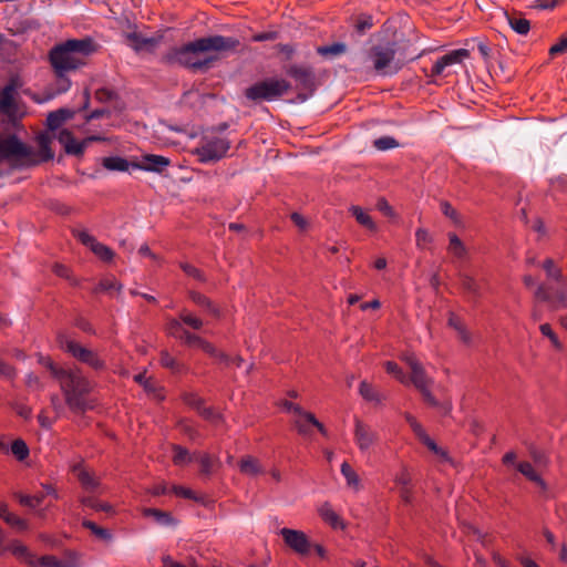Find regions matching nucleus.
<instances>
[{
  "label": "nucleus",
  "instance_id": "obj_33",
  "mask_svg": "<svg viewBox=\"0 0 567 567\" xmlns=\"http://www.w3.org/2000/svg\"><path fill=\"white\" fill-rule=\"evenodd\" d=\"M517 470L529 481L534 482L535 484L539 485L540 487L545 488V482L542 480V477L536 473L534 467L528 462H520L516 465Z\"/></svg>",
  "mask_w": 567,
  "mask_h": 567
},
{
  "label": "nucleus",
  "instance_id": "obj_14",
  "mask_svg": "<svg viewBox=\"0 0 567 567\" xmlns=\"http://www.w3.org/2000/svg\"><path fill=\"white\" fill-rule=\"evenodd\" d=\"M293 425L296 427V430L298 431V433L302 436H310L311 433H312V427H316L318 429V431L327 436L328 435V431L327 429L324 427V425L322 423H320L317 417L315 416V414L306 411L302 409V413H298L293 420Z\"/></svg>",
  "mask_w": 567,
  "mask_h": 567
},
{
  "label": "nucleus",
  "instance_id": "obj_27",
  "mask_svg": "<svg viewBox=\"0 0 567 567\" xmlns=\"http://www.w3.org/2000/svg\"><path fill=\"white\" fill-rule=\"evenodd\" d=\"M543 268H544L546 276L549 280H553L558 286H566V278L563 275L561 269L556 266L555 261L551 258H547L543 262Z\"/></svg>",
  "mask_w": 567,
  "mask_h": 567
},
{
  "label": "nucleus",
  "instance_id": "obj_8",
  "mask_svg": "<svg viewBox=\"0 0 567 567\" xmlns=\"http://www.w3.org/2000/svg\"><path fill=\"white\" fill-rule=\"evenodd\" d=\"M59 343L62 349L71 353L79 361L90 365L91 368L95 370H101L104 368V362L94 351L82 347L74 340L68 339L65 336H60Z\"/></svg>",
  "mask_w": 567,
  "mask_h": 567
},
{
  "label": "nucleus",
  "instance_id": "obj_54",
  "mask_svg": "<svg viewBox=\"0 0 567 567\" xmlns=\"http://www.w3.org/2000/svg\"><path fill=\"white\" fill-rule=\"evenodd\" d=\"M73 235L86 247L91 248L95 238L85 230L73 229Z\"/></svg>",
  "mask_w": 567,
  "mask_h": 567
},
{
  "label": "nucleus",
  "instance_id": "obj_24",
  "mask_svg": "<svg viewBox=\"0 0 567 567\" xmlns=\"http://www.w3.org/2000/svg\"><path fill=\"white\" fill-rule=\"evenodd\" d=\"M126 41L127 44L136 52L142 50H152L157 43L156 39L145 38L136 32L128 33L126 35Z\"/></svg>",
  "mask_w": 567,
  "mask_h": 567
},
{
  "label": "nucleus",
  "instance_id": "obj_39",
  "mask_svg": "<svg viewBox=\"0 0 567 567\" xmlns=\"http://www.w3.org/2000/svg\"><path fill=\"white\" fill-rule=\"evenodd\" d=\"M10 452L20 462L29 456V447L22 439H17L11 443Z\"/></svg>",
  "mask_w": 567,
  "mask_h": 567
},
{
  "label": "nucleus",
  "instance_id": "obj_22",
  "mask_svg": "<svg viewBox=\"0 0 567 567\" xmlns=\"http://www.w3.org/2000/svg\"><path fill=\"white\" fill-rule=\"evenodd\" d=\"M508 25L519 35H526L530 29V22L525 19L522 12H504Z\"/></svg>",
  "mask_w": 567,
  "mask_h": 567
},
{
  "label": "nucleus",
  "instance_id": "obj_1",
  "mask_svg": "<svg viewBox=\"0 0 567 567\" xmlns=\"http://www.w3.org/2000/svg\"><path fill=\"white\" fill-rule=\"evenodd\" d=\"M239 45V41L233 37L210 35L199 38L181 48H172L162 58L166 64H179L193 70H203L209 66L210 60H195L194 54L199 52H225L233 51Z\"/></svg>",
  "mask_w": 567,
  "mask_h": 567
},
{
  "label": "nucleus",
  "instance_id": "obj_56",
  "mask_svg": "<svg viewBox=\"0 0 567 567\" xmlns=\"http://www.w3.org/2000/svg\"><path fill=\"white\" fill-rule=\"evenodd\" d=\"M200 471L205 475H209L213 471V460L208 454H203L198 458Z\"/></svg>",
  "mask_w": 567,
  "mask_h": 567
},
{
  "label": "nucleus",
  "instance_id": "obj_17",
  "mask_svg": "<svg viewBox=\"0 0 567 567\" xmlns=\"http://www.w3.org/2000/svg\"><path fill=\"white\" fill-rule=\"evenodd\" d=\"M169 165L171 159L168 157L156 154L142 155L138 162L132 164L134 168L158 174L163 173Z\"/></svg>",
  "mask_w": 567,
  "mask_h": 567
},
{
  "label": "nucleus",
  "instance_id": "obj_16",
  "mask_svg": "<svg viewBox=\"0 0 567 567\" xmlns=\"http://www.w3.org/2000/svg\"><path fill=\"white\" fill-rule=\"evenodd\" d=\"M58 140L61 144H63L64 150L68 154L80 156L83 154L85 147L90 143L94 141H101L102 138L100 136H89L84 138L82 142H78L70 131L62 130L58 134Z\"/></svg>",
  "mask_w": 567,
  "mask_h": 567
},
{
  "label": "nucleus",
  "instance_id": "obj_25",
  "mask_svg": "<svg viewBox=\"0 0 567 567\" xmlns=\"http://www.w3.org/2000/svg\"><path fill=\"white\" fill-rule=\"evenodd\" d=\"M74 112L69 109H59L50 112L47 116V127L50 131H55L62 126L69 118L73 116Z\"/></svg>",
  "mask_w": 567,
  "mask_h": 567
},
{
  "label": "nucleus",
  "instance_id": "obj_41",
  "mask_svg": "<svg viewBox=\"0 0 567 567\" xmlns=\"http://www.w3.org/2000/svg\"><path fill=\"white\" fill-rule=\"evenodd\" d=\"M450 245L449 250L457 258H464L466 256V247L461 239L453 233L449 234Z\"/></svg>",
  "mask_w": 567,
  "mask_h": 567
},
{
  "label": "nucleus",
  "instance_id": "obj_53",
  "mask_svg": "<svg viewBox=\"0 0 567 567\" xmlns=\"http://www.w3.org/2000/svg\"><path fill=\"white\" fill-rule=\"evenodd\" d=\"M51 408L55 413L56 417H61L65 413L64 404L58 394H52L50 398Z\"/></svg>",
  "mask_w": 567,
  "mask_h": 567
},
{
  "label": "nucleus",
  "instance_id": "obj_32",
  "mask_svg": "<svg viewBox=\"0 0 567 567\" xmlns=\"http://www.w3.org/2000/svg\"><path fill=\"white\" fill-rule=\"evenodd\" d=\"M351 214L354 216L355 220L363 227L375 230L377 225L372 220L371 216L367 214L361 207L352 205L349 209Z\"/></svg>",
  "mask_w": 567,
  "mask_h": 567
},
{
  "label": "nucleus",
  "instance_id": "obj_7",
  "mask_svg": "<svg viewBox=\"0 0 567 567\" xmlns=\"http://www.w3.org/2000/svg\"><path fill=\"white\" fill-rule=\"evenodd\" d=\"M230 148V142L221 136L206 134L202 137L194 154L203 164H213L224 158Z\"/></svg>",
  "mask_w": 567,
  "mask_h": 567
},
{
  "label": "nucleus",
  "instance_id": "obj_51",
  "mask_svg": "<svg viewBox=\"0 0 567 567\" xmlns=\"http://www.w3.org/2000/svg\"><path fill=\"white\" fill-rule=\"evenodd\" d=\"M52 270L56 276L69 280L72 285H74V286L78 285V280L71 275V271L66 266L61 265V264H55L53 266Z\"/></svg>",
  "mask_w": 567,
  "mask_h": 567
},
{
  "label": "nucleus",
  "instance_id": "obj_52",
  "mask_svg": "<svg viewBox=\"0 0 567 567\" xmlns=\"http://www.w3.org/2000/svg\"><path fill=\"white\" fill-rule=\"evenodd\" d=\"M372 25H373V20H372L371 16H361L357 20L354 28L359 34H363L367 30L371 29Z\"/></svg>",
  "mask_w": 567,
  "mask_h": 567
},
{
  "label": "nucleus",
  "instance_id": "obj_26",
  "mask_svg": "<svg viewBox=\"0 0 567 567\" xmlns=\"http://www.w3.org/2000/svg\"><path fill=\"white\" fill-rule=\"evenodd\" d=\"M189 298L192 299V301H194L197 306L203 308L207 313L212 315L213 317L220 316L219 308L206 296L196 291H190Z\"/></svg>",
  "mask_w": 567,
  "mask_h": 567
},
{
  "label": "nucleus",
  "instance_id": "obj_15",
  "mask_svg": "<svg viewBox=\"0 0 567 567\" xmlns=\"http://www.w3.org/2000/svg\"><path fill=\"white\" fill-rule=\"evenodd\" d=\"M279 534L282 536L286 545L300 555H307L310 550V543L307 535L297 529L281 528Z\"/></svg>",
  "mask_w": 567,
  "mask_h": 567
},
{
  "label": "nucleus",
  "instance_id": "obj_10",
  "mask_svg": "<svg viewBox=\"0 0 567 567\" xmlns=\"http://www.w3.org/2000/svg\"><path fill=\"white\" fill-rule=\"evenodd\" d=\"M535 297L544 302L549 303L553 310L567 308V290L565 286H559L554 289L544 284L539 285L535 290Z\"/></svg>",
  "mask_w": 567,
  "mask_h": 567
},
{
  "label": "nucleus",
  "instance_id": "obj_42",
  "mask_svg": "<svg viewBox=\"0 0 567 567\" xmlns=\"http://www.w3.org/2000/svg\"><path fill=\"white\" fill-rule=\"evenodd\" d=\"M83 527L91 530L93 535H95L97 538L103 539L105 542H110L112 539V534L103 527L97 526L94 522L84 519L82 522Z\"/></svg>",
  "mask_w": 567,
  "mask_h": 567
},
{
  "label": "nucleus",
  "instance_id": "obj_19",
  "mask_svg": "<svg viewBox=\"0 0 567 567\" xmlns=\"http://www.w3.org/2000/svg\"><path fill=\"white\" fill-rule=\"evenodd\" d=\"M402 502L405 505L413 503V491H412V477L405 466L402 467L401 472L393 478Z\"/></svg>",
  "mask_w": 567,
  "mask_h": 567
},
{
  "label": "nucleus",
  "instance_id": "obj_35",
  "mask_svg": "<svg viewBox=\"0 0 567 567\" xmlns=\"http://www.w3.org/2000/svg\"><path fill=\"white\" fill-rule=\"evenodd\" d=\"M102 164L109 171L126 172L130 167V163L118 156L104 157Z\"/></svg>",
  "mask_w": 567,
  "mask_h": 567
},
{
  "label": "nucleus",
  "instance_id": "obj_45",
  "mask_svg": "<svg viewBox=\"0 0 567 567\" xmlns=\"http://www.w3.org/2000/svg\"><path fill=\"white\" fill-rule=\"evenodd\" d=\"M321 517L329 523L332 527L337 528L340 526V518L329 504H323L320 507Z\"/></svg>",
  "mask_w": 567,
  "mask_h": 567
},
{
  "label": "nucleus",
  "instance_id": "obj_49",
  "mask_svg": "<svg viewBox=\"0 0 567 567\" xmlns=\"http://www.w3.org/2000/svg\"><path fill=\"white\" fill-rule=\"evenodd\" d=\"M121 285L115 279H103L100 281L99 286L95 288V292L104 291L112 293L113 291H120Z\"/></svg>",
  "mask_w": 567,
  "mask_h": 567
},
{
  "label": "nucleus",
  "instance_id": "obj_18",
  "mask_svg": "<svg viewBox=\"0 0 567 567\" xmlns=\"http://www.w3.org/2000/svg\"><path fill=\"white\" fill-rule=\"evenodd\" d=\"M405 362L411 370L410 381L413 383V385L417 390L430 388V385L433 383V380L427 377L424 367L414 357L411 355L405 358Z\"/></svg>",
  "mask_w": 567,
  "mask_h": 567
},
{
  "label": "nucleus",
  "instance_id": "obj_13",
  "mask_svg": "<svg viewBox=\"0 0 567 567\" xmlns=\"http://www.w3.org/2000/svg\"><path fill=\"white\" fill-rule=\"evenodd\" d=\"M460 287L463 293L466 296L467 300L476 303L477 300L482 297L483 290L485 287L484 279H477L474 276L460 272L458 274Z\"/></svg>",
  "mask_w": 567,
  "mask_h": 567
},
{
  "label": "nucleus",
  "instance_id": "obj_37",
  "mask_svg": "<svg viewBox=\"0 0 567 567\" xmlns=\"http://www.w3.org/2000/svg\"><path fill=\"white\" fill-rule=\"evenodd\" d=\"M159 361L164 368L169 369L173 373H183L186 370L185 365L175 360L167 351L161 352Z\"/></svg>",
  "mask_w": 567,
  "mask_h": 567
},
{
  "label": "nucleus",
  "instance_id": "obj_31",
  "mask_svg": "<svg viewBox=\"0 0 567 567\" xmlns=\"http://www.w3.org/2000/svg\"><path fill=\"white\" fill-rule=\"evenodd\" d=\"M80 502L83 506L90 507L96 512H105L107 514L113 513V507L109 503L99 501L92 495L80 497Z\"/></svg>",
  "mask_w": 567,
  "mask_h": 567
},
{
  "label": "nucleus",
  "instance_id": "obj_43",
  "mask_svg": "<svg viewBox=\"0 0 567 567\" xmlns=\"http://www.w3.org/2000/svg\"><path fill=\"white\" fill-rule=\"evenodd\" d=\"M90 249L103 261H111L114 257V251L97 240H95Z\"/></svg>",
  "mask_w": 567,
  "mask_h": 567
},
{
  "label": "nucleus",
  "instance_id": "obj_12",
  "mask_svg": "<svg viewBox=\"0 0 567 567\" xmlns=\"http://www.w3.org/2000/svg\"><path fill=\"white\" fill-rule=\"evenodd\" d=\"M286 73L297 82L300 89L310 92L315 90L316 75L311 66L291 64L286 68Z\"/></svg>",
  "mask_w": 567,
  "mask_h": 567
},
{
  "label": "nucleus",
  "instance_id": "obj_50",
  "mask_svg": "<svg viewBox=\"0 0 567 567\" xmlns=\"http://www.w3.org/2000/svg\"><path fill=\"white\" fill-rule=\"evenodd\" d=\"M179 317H181V320L185 324L189 326L190 328H193L195 330H199L203 327V324H204L202 319H199L198 317L193 316L192 313H189V312H187L185 310L181 312Z\"/></svg>",
  "mask_w": 567,
  "mask_h": 567
},
{
  "label": "nucleus",
  "instance_id": "obj_29",
  "mask_svg": "<svg viewBox=\"0 0 567 567\" xmlns=\"http://www.w3.org/2000/svg\"><path fill=\"white\" fill-rule=\"evenodd\" d=\"M145 516H151L161 526H173L176 524L175 518L168 512L156 508H145L143 511Z\"/></svg>",
  "mask_w": 567,
  "mask_h": 567
},
{
  "label": "nucleus",
  "instance_id": "obj_55",
  "mask_svg": "<svg viewBox=\"0 0 567 567\" xmlns=\"http://www.w3.org/2000/svg\"><path fill=\"white\" fill-rule=\"evenodd\" d=\"M386 372L390 374H393L398 380L405 383V374L402 372V370L399 368V365L392 361H388L385 363Z\"/></svg>",
  "mask_w": 567,
  "mask_h": 567
},
{
  "label": "nucleus",
  "instance_id": "obj_23",
  "mask_svg": "<svg viewBox=\"0 0 567 567\" xmlns=\"http://www.w3.org/2000/svg\"><path fill=\"white\" fill-rule=\"evenodd\" d=\"M73 471L85 492L90 494L97 492L100 481L93 474L81 466H75Z\"/></svg>",
  "mask_w": 567,
  "mask_h": 567
},
{
  "label": "nucleus",
  "instance_id": "obj_34",
  "mask_svg": "<svg viewBox=\"0 0 567 567\" xmlns=\"http://www.w3.org/2000/svg\"><path fill=\"white\" fill-rule=\"evenodd\" d=\"M39 153L42 162L50 161L54 157V152L51 150V136L48 134H40L38 136Z\"/></svg>",
  "mask_w": 567,
  "mask_h": 567
},
{
  "label": "nucleus",
  "instance_id": "obj_40",
  "mask_svg": "<svg viewBox=\"0 0 567 567\" xmlns=\"http://www.w3.org/2000/svg\"><path fill=\"white\" fill-rule=\"evenodd\" d=\"M347 45L342 42H336L330 45L319 47L317 52L322 56H338L346 53Z\"/></svg>",
  "mask_w": 567,
  "mask_h": 567
},
{
  "label": "nucleus",
  "instance_id": "obj_44",
  "mask_svg": "<svg viewBox=\"0 0 567 567\" xmlns=\"http://www.w3.org/2000/svg\"><path fill=\"white\" fill-rule=\"evenodd\" d=\"M45 494H37L33 496L16 494V497L19 499L20 504L30 508H37L44 499Z\"/></svg>",
  "mask_w": 567,
  "mask_h": 567
},
{
  "label": "nucleus",
  "instance_id": "obj_9",
  "mask_svg": "<svg viewBox=\"0 0 567 567\" xmlns=\"http://www.w3.org/2000/svg\"><path fill=\"white\" fill-rule=\"evenodd\" d=\"M50 61L55 74H62L75 70L84 63L80 56L69 52L64 43L56 45L51 50Z\"/></svg>",
  "mask_w": 567,
  "mask_h": 567
},
{
  "label": "nucleus",
  "instance_id": "obj_11",
  "mask_svg": "<svg viewBox=\"0 0 567 567\" xmlns=\"http://www.w3.org/2000/svg\"><path fill=\"white\" fill-rule=\"evenodd\" d=\"M379 441V434L358 417L354 420V442L361 452H367Z\"/></svg>",
  "mask_w": 567,
  "mask_h": 567
},
{
  "label": "nucleus",
  "instance_id": "obj_20",
  "mask_svg": "<svg viewBox=\"0 0 567 567\" xmlns=\"http://www.w3.org/2000/svg\"><path fill=\"white\" fill-rule=\"evenodd\" d=\"M470 55L468 50L457 49L441 56L432 66V75H441L444 69L449 65L462 62L463 59Z\"/></svg>",
  "mask_w": 567,
  "mask_h": 567
},
{
  "label": "nucleus",
  "instance_id": "obj_30",
  "mask_svg": "<svg viewBox=\"0 0 567 567\" xmlns=\"http://www.w3.org/2000/svg\"><path fill=\"white\" fill-rule=\"evenodd\" d=\"M2 520L10 525L17 532H23L28 528V523L25 519L19 517L18 515L10 513L6 506L2 504Z\"/></svg>",
  "mask_w": 567,
  "mask_h": 567
},
{
  "label": "nucleus",
  "instance_id": "obj_6",
  "mask_svg": "<svg viewBox=\"0 0 567 567\" xmlns=\"http://www.w3.org/2000/svg\"><path fill=\"white\" fill-rule=\"evenodd\" d=\"M290 89L291 84L287 80L269 78L247 87L245 96L255 103L271 102L282 97Z\"/></svg>",
  "mask_w": 567,
  "mask_h": 567
},
{
  "label": "nucleus",
  "instance_id": "obj_61",
  "mask_svg": "<svg viewBox=\"0 0 567 567\" xmlns=\"http://www.w3.org/2000/svg\"><path fill=\"white\" fill-rule=\"evenodd\" d=\"M182 269L184 270V272L186 275H188L199 281L205 280V276L203 275V272L189 264H183Z\"/></svg>",
  "mask_w": 567,
  "mask_h": 567
},
{
  "label": "nucleus",
  "instance_id": "obj_47",
  "mask_svg": "<svg viewBox=\"0 0 567 567\" xmlns=\"http://www.w3.org/2000/svg\"><path fill=\"white\" fill-rule=\"evenodd\" d=\"M39 561L43 567H78L74 561H62L54 556H43Z\"/></svg>",
  "mask_w": 567,
  "mask_h": 567
},
{
  "label": "nucleus",
  "instance_id": "obj_5",
  "mask_svg": "<svg viewBox=\"0 0 567 567\" xmlns=\"http://www.w3.org/2000/svg\"><path fill=\"white\" fill-rule=\"evenodd\" d=\"M398 50V43L394 40L380 39L371 43L364 54L358 56V61L364 65H371L380 74H388Z\"/></svg>",
  "mask_w": 567,
  "mask_h": 567
},
{
  "label": "nucleus",
  "instance_id": "obj_2",
  "mask_svg": "<svg viewBox=\"0 0 567 567\" xmlns=\"http://www.w3.org/2000/svg\"><path fill=\"white\" fill-rule=\"evenodd\" d=\"M50 372L59 381L65 404L71 412L82 415L93 409L89 395L94 385L81 370L59 368L50 363Z\"/></svg>",
  "mask_w": 567,
  "mask_h": 567
},
{
  "label": "nucleus",
  "instance_id": "obj_64",
  "mask_svg": "<svg viewBox=\"0 0 567 567\" xmlns=\"http://www.w3.org/2000/svg\"><path fill=\"white\" fill-rule=\"evenodd\" d=\"M181 338L184 340V342L188 346H197L200 343L202 339L199 336H196L194 333H190L187 330H183V334Z\"/></svg>",
  "mask_w": 567,
  "mask_h": 567
},
{
  "label": "nucleus",
  "instance_id": "obj_62",
  "mask_svg": "<svg viewBox=\"0 0 567 567\" xmlns=\"http://www.w3.org/2000/svg\"><path fill=\"white\" fill-rule=\"evenodd\" d=\"M567 51V34L549 49L550 55L561 54Z\"/></svg>",
  "mask_w": 567,
  "mask_h": 567
},
{
  "label": "nucleus",
  "instance_id": "obj_63",
  "mask_svg": "<svg viewBox=\"0 0 567 567\" xmlns=\"http://www.w3.org/2000/svg\"><path fill=\"white\" fill-rule=\"evenodd\" d=\"M530 456L537 466H546L548 464L547 456L538 450L532 449Z\"/></svg>",
  "mask_w": 567,
  "mask_h": 567
},
{
  "label": "nucleus",
  "instance_id": "obj_59",
  "mask_svg": "<svg viewBox=\"0 0 567 567\" xmlns=\"http://www.w3.org/2000/svg\"><path fill=\"white\" fill-rule=\"evenodd\" d=\"M199 414L207 421H210L213 423H217L221 415L214 411L212 408L204 406L202 410H199Z\"/></svg>",
  "mask_w": 567,
  "mask_h": 567
},
{
  "label": "nucleus",
  "instance_id": "obj_3",
  "mask_svg": "<svg viewBox=\"0 0 567 567\" xmlns=\"http://www.w3.org/2000/svg\"><path fill=\"white\" fill-rule=\"evenodd\" d=\"M21 127V121L16 128L11 126L8 120L4 122L2 131V166L7 163L12 167L21 168L39 163L32 147L25 145L16 136L14 132Z\"/></svg>",
  "mask_w": 567,
  "mask_h": 567
},
{
  "label": "nucleus",
  "instance_id": "obj_58",
  "mask_svg": "<svg viewBox=\"0 0 567 567\" xmlns=\"http://www.w3.org/2000/svg\"><path fill=\"white\" fill-rule=\"evenodd\" d=\"M539 329H540V332H542L544 336H546V337H548V338L550 339V341L553 342V344H554L556 348H560V347H561V346H560V342H559V340H558L557 336L554 333V331H553V329H551L550 324H548V323H544V324H542V326L539 327Z\"/></svg>",
  "mask_w": 567,
  "mask_h": 567
},
{
  "label": "nucleus",
  "instance_id": "obj_60",
  "mask_svg": "<svg viewBox=\"0 0 567 567\" xmlns=\"http://www.w3.org/2000/svg\"><path fill=\"white\" fill-rule=\"evenodd\" d=\"M441 209L446 217L451 218L455 224L458 223V214L449 202H442Z\"/></svg>",
  "mask_w": 567,
  "mask_h": 567
},
{
  "label": "nucleus",
  "instance_id": "obj_48",
  "mask_svg": "<svg viewBox=\"0 0 567 567\" xmlns=\"http://www.w3.org/2000/svg\"><path fill=\"white\" fill-rule=\"evenodd\" d=\"M9 549L18 558L31 563V558L32 557H31L28 548L23 544L16 542V543L10 545Z\"/></svg>",
  "mask_w": 567,
  "mask_h": 567
},
{
  "label": "nucleus",
  "instance_id": "obj_28",
  "mask_svg": "<svg viewBox=\"0 0 567 567\" xmlns=\"http://www.w3.org/2000/svg\"><path fill=\"white\" fill-rule=\"evenodd\" d=\"M238 466L239 471L245 475H258L265 472L259 461L250 455L244 456Z\"/></svg>",
  "mask_w": 567,
  "mask_h": 567
},
{
  "label": "nucleus",
  "instance_id": "obj_36",
  "mask_svg": "<svg viewBox=\"0 0 567 567\" xmlns=\"http://www.w3.org/2000/svg\"><path fill=\"white\" fill-rule=\"evenodd\" d=\"M341 474L346 478L349 487H352L355 491L360 489V487H361L360 478H359L358 474L354 472V470L350 466L349 463L343 462L341 464Z\"/></svg>",
  "mask_w": 567,
  "mask_h": 567
},
{
  "label": "nucleus",
  "instance_id": "obj_38",
  "mask_svg": "<svg viewBox=\"0 0 567 567\" xmlns=\"http://www.w3.org/2000/svg\"><path fill=\"white\" fill-rule=\"evenodd\" d=\"M361 396L370 402L380 403L382 395L367 381H362L359 386Z\"/></svg>",
  "mask_w": 567,
  "mask_h": 567
},
{
  "label": "nucleus",
  "instance_id": "obj_46",
  "mask_svg": "<svg viewBox=\"0 0 567 567\" xmlns=\"http://www.w3.org/2000/svg\"><path fill=\"white\" fill-rule=\"evenodd\" d=\"M373 146L378 151H388L399 146V142L392 136H381L373 141Z\"/></svg>",
  "mask_w": 567,
  "mask_h": 567
},
{
  "label": "nucleus",
  "instance_id": "obj_21",
  "mask_svg": "<svg viewBox=\"0 0 567 567\" xmlns=\"http://www.w3.org/2000/svg\"><path fill=\"white\" fill-rule=\"evenodd\" d=\"M69 52L74 53L76 56H80L82 60L84 56L91 54L95 51V43L90 38L84 39H71L64 42Z\"/></svg>",
  "mask_w": 567,
  "mask_h": 567
},
{
  "label": "nucleus",
  "instance_id": "obj_4",
  "mask_svg": "<svg viewBox=\"0 0 567 567\" xmlns=\"http://www.w3.org/2000/svg\"><path fill=\"white\" fill-rule=\"evenodd\" d=\"M22 86L23 81L19 75H14L2 87V127L6 120L13 128L18 127L19 122L27 114V107L19 97V90Z\"/></svg>",
  "mask_w": 567,
  "mask_h": 567
},
{
  "label": "nucleus",
  "instance_id": "obj_57",
  "mask_svg": "<svg viewBox=\"0 0 567 567\" xmlns=\"http://www.w3.org/2000/svg\"><path fill=\"white\" fill-rule=\"evenodd\" d=\"M174 463L175 464H183L190 460L188 451L186 449H183L181 446H174Z\"/></svg>",
  "mask_w": 567,
  "mask_h": 567
}]
</instances>
